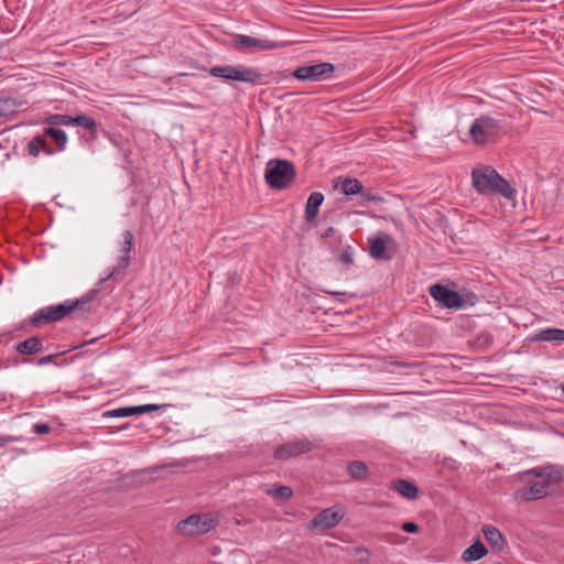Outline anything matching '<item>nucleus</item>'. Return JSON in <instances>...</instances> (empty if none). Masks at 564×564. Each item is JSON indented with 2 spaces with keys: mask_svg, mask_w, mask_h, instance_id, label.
Masks as SVG:
<instances>
[{
  "mask_svg": "<svg viewBox=\"0 0 564 564\" xmlns=\"http://www.w3.org/2000/svg\"><path fill=\"white\" fill-rule=\"evenodd\" d=\"M471 181L475 189L481 195L494 193L511 199L516 194L511 185L491 166L474 169Z\"/></svg>",
  "mask_w": 564,
  "mask_h": 564,
  "instance_id": "obj_1",
  "label": "nucleus"
},
{
  "mask_svg": "<svg viewBox=\"0 0 564 564\" xmlns=\"http://www.w3.org/2000/svg\"><path fill=\"white\" fill-rule=\"evenodd\" d=\"M98 293V290H91L88 294L84 295L80 299L75 301L67 300L58 305H50L45 306L39 311H36L31 317V324L35 327L59 322L74 312L77 307L83 308V306L90 301H93Z\"/></svg>",
  "mask_w": 564,
  "mask_h": 564,
  "instance_id": "obj_2",
  "label": "nucleus"
},
{
  "mask_svg": "<svg viewBox=\"0 0 564 564\" xmlns=\"http://www.w3.org/2000/svg\"><path fill=\"white\" fill-rule=\"evenodd\" d=\"M295 165L284 159H272L267 163L264 180L273 189H285L294 181Z\"/></svg>",
  "mask_w": 564,
  "mask_h": 564,
  "instance_id": "obj_3",
  "label": "nucleus"
},
{
  "mask_svg": "<svg viewBox=\"0 0 564 564\" xmlns=\"http://www.w3.org/2000/svg\"><path fill=\"white\" fill-rule=\"evenodd\" d=\"M500 133L501 126L499 121L485 115L476 118L469 129L471 140L478 145L496 140Z\"/></svg>",
  "mask_w": 564,
  "mask_h": 564,
  "instance_id": "obj_4",
  "label": "nucleus"
},
{
  "mask_svg": "<svg viewBox=\"0 0 564 564\" xmlns=\"http://www.w3.org/2000/svg\"><path fill=\"white\" fill-rule=\"evenodd\" d=\"M209 74L214 77L223 78L226 80H237L249 84H257L262 77V75L256 68L241 65L214 66L209 69Z\"/></svg>",
  "mask_w": 564,
  "mask_h": 564,
  "instance_id": "obj_5",
  "label": "nucleus"
},
{
  "mask_svg": "<svg viewBox=\"0 0 564 564\" xmlns=\"http://www.w3.org/2000/svg\"><path fill=\"white\" fill-rule=\"evenodd\" d=\"M217 525V521L209 514H192L180 521L176 529L184 535H200L209 532Z\"/></svg>",
  "mask_w": 564,
  "mask_h": 564,
  "instance_id": "obj_6",
  "label": "nucleus"
},
{
  "mask_svg": "<svg viewBox=\"0 0 564 564\" xmlns=\"http://www.w3.org/2000/svg\"><path fill=\"white\" fill-rule=\"evenodd\" d=\"M122 242L120 251L122 252V256L118 260L117 265H115L107 276L99 280V284H104L108 280L118 281L123 278L124 270L130 265L131 263V257L130 252L133 247V234L130 230H126L122 234Z\"/></svg>",
  "mask_w": 564,
  "mask_h": 564,
  "instance_id": "obj_7",
  "label": "nucleus"
},
{
  "mask_svg": "<svg viewBox=\"0 0 564 564\" xmlns=\"http://www.w3.org/2000/svg\"><path fill=\"white\" fill-rule=\"evenodd\" d=\"M335 70L332 63H319L313 65H303L295 68L293 76L300 80L319 82L327 79Z\"/></svg>",
  "mask_w": 564,
  "mask_h": 564,
  "instance_id": "obj_8",
  "label": "nucleus"
},
{
  "mask_svg": "<svg viewBox=\"0 0 564 564\" xmlns=\"http://www.w3.org/2000/svg\"><path fill=\"white\" fill-rule=\"evenodd\" d=\"M344 516L343 509L337 506L324 509L311 520L308 529L316 530L321 528L322 531H326L335 528L343 520Z\"/></svg>",
  "mask_w": 564,
  "mask_h": 564,
  "instance_id": "obj_9",
  "label": "nucleus"
},
{
  "mask_svg": "<svg viewBox=\"0 0 564 564\" xmlns=\"http://www.w3.org/2000/svg\"><path fill=\"white\" fill-rule=\"evenodd\" d=\"M431 296L441 303L444 307L458 310L464 306L465 302L462 295L444 286L442 284H433L430 286Z\"/></svg>",
  "mask_w": 564,
  "mask_h": 564,
  "instance_id": "obj_10",
  "label": "nucleus"
},
{
  "mask_svg": "<svg viewBox=\"0 0 564 564\" xmlns=\"http://www.w3.org/2000/svg\"><path fill=\"white\" fill-rule=\"evenodd\" d=\"M313 448L314 445L310 440H294L276 447L273 456L276 459L286 460L310 453Z\"/></svg>",
  "mask_w": 564,
  "mask_h": 564,
  "instance_id": "obj_11",
  "label": "nucleus"
},
{
  "mask_svg": "<svg viewBox=\"0 0 564 564\" xmlns=\"http://www.w3.org/2000/svg\"><path fill=\"white\" fill-rule=\"evenodd\" d=\"M231 46L237 51L249 50L253 47L267 51L279 48L282 46V44L274 41L254 39L245 34H236L231 40Z\"/></svg>",
  "mask_w": 564,
  "mask_h": 564,
  "instance_id": "obj_12",
  "label": "nucleus"
},
{
  "mask_svg": "<svg viewBox=\"0 0 564 564\" xmlns=\"http://www.w3.org/2000/svg\"><path fill=\"white\" fill-rule=\"evenodd\" d=\"M550 487V479L545 478L540 481H535L530 487H523L514 491V498L522 501L538 500L547 495Z\"/></svg>",
  "mask_w": 564,
  "mask_h": 564,
  "instance_id": "obj_13",
  "label": "nucleus"
},
{
  "mask_svg": "<svg viewBox=\"0 0 564 564\" xmlns=\"http://www.w3.org/2000/svg\"><path fill=\"white\" fill-rule=\"evenodd\" d=\"M486 541L496 552H501L507 546V541L499 529L491 524H485L481 529Z\"/></svg>",
  "mask_w": 564,
  "mask_h": 564,
  "instance_id": "obj_14",
  "label": "nucleus"
},
{
  "mask_svg": "<svg viewBox=\"0 0 564 564\" xmlns=\"http://www.w3.org/2000/svg\"><path fill=\"white\" fill-rule=\"evenodd\" d=\"M324 202V195L321 192L312 193L306 202L305 206V220L313 223L318 216L319 207Z\"/></svg>",
  "mask_w": 564,
  "mask_h": 564,
  "instance_id": "obj_15",
  "label": "nucleus"
},
{
  "mask_svg": "<svg viewBox=\"0 0 564 564\" xmlns=\"http://www.w3.org/2000/svg\"><path fill=\"white\" fill-rule=\"evenodd\" d=\"M391 488L394 489L402 497L410 499V500L416 499L417 495H419V489H417L416 485L406 479L394 480L392 482Z\"/></svg>",
  "mask_w": 564,
  "mask_h": 564,
  "instance_id": "obj_16",
  "label": "nucleus"
},
{
  "mask_svg": "<svg viewBox=\"0 0 564 564\" xmlns=\"http://www.w3.org/2000/svg\"><path fill=\"white\" fill-rule=\"evenodd\" d=\"M488 553L487 547L485 544L477 539L470 546H468L463 553H462V560L464 562H473L478 561L486 556Z\"/></svg>",
  "mask_w": 564,
  "mask_h": 564,
  "instance_id": "obj_17",
  "label": "nucleus"
},
{
  "mask_svg": "<svg viewBox=\"0 0 564 564\" xmlns=\"http://www.w3.org/2000/svg\"><path fill=\"white\" fill-rule=\"evenodd\" d=\"M15 349L22 355L37 354L43 350V341L40 337L33 336L19 343Z\"/></svg>",
  "mask_w": 564,
  "mask_h": 564,
  "instance_id": "obj_18",
  "label": "nucleus"
},
{
  "mask_svg": "<svg viewBox=\"0 0 564 564\" xmlns=\"http://www.w3.org/2000/svg\"><path fill=\"white\" fill-rule=\"evenodd\" d=\"M338 184L340 185V191L345 195L361 194L364 189L362 183L354 177H339L335 184V187H337Z\"/></svg>",
  "mask_w": 564,
  "mask_h": 564,
  "instance_id": "obj_19",
  "label": "nucleus"
},
{
  "mask_svg": "<svg viewBox=\"0 0 564 564\" xmlns=\"http://www.w3.org/2000/svg\"><path fill=\"white\" fill-rule=\"evenodd\" d=\"M346 471L355 481H365L368 477V467L362 460L349 462Z\"/></svg>",
  "mask_w": 564,
  "mask_h": 564,
  "instance_id": "obj_20",
  "label": "nucleus"
},
{
  "mask_svg": "<svg viewBox=\"0 0 564 564\" xmlns=\"http://www.w3.org/2000/svg\"><path fill=\"white\" fill-rule=\"evenodd\" d=\"M43 135L44 138H51L55 142L56 149L58 151H63L65 149L67 143V135L64 130L50 124L48 127L44 128Z\"/></svg>",
  "mask_w": 564,
  "mask_h": 564,
  "instance_id": "obj_21",
  "label": "nucleus"
},
{
  "mask_svg": "<svg viewBox=\"0 0 564 564\" xmlns=\"http://www.w3.org/2000/svg\"><path fill=\"white\" fill-rule=\"evenodd\" d=\"M369 253L376 260L390 259V256L387 253L386 241L382 237H376L370 240Z\"/></svg>",
  "mask_w": 564,
  "mask_h": 564,
  "instance_id": "obj_22",
  "label": "nucleus"
},
{
  "mask_svg": "<svg viewBox=\"0 0 564 564\" xmlns=\"http://www.w3.org/2000/svg\"><path fill=\"white\" fill-rule=\"evenodd\" d=\"M41 151H44L46 154H53V150L48 147L44 135H36L29 142L28 152L36 158Z\"/></svg>",
  "mask_w": 564,
  "mask_h": 564,
  "instance_id": "obj_23",
  "label": "nucleus"
},
{
  "mask_svg": "<svg viewBox=\"0 0 564 564\" xmlns=\"http://www.w3.org/2000/svg\"><path fill=\"white\" fill-rule=\"evenodd\" d=\"M536 341H564V329L546 328L534 336Z\"/></svg>",
  "mask_w": 564,
  "mask_h": 564,
  "instance_id": "obj_24",
  "label": "nucleus"
},
{
  "mask_svg": "<svg viewBox=\"0 0 564 564\" xmlns=\"http://www.w3.org/2000/svg\"><path fill=\"white\" fill-rule=\"evenodd\" d=\"M21 102L14 98H1L0 99V119L9 118L17 113Z\"/></svg>",
  "mask_w": 564,
  "mask_h": 564,
  "instance_id": "obj_25",
  "label": "nucleus"
},
{
  "mask_svg": "<svg viewBox=\"0 0 564 564\" xmlns=\"http://www.w3.org/2000/svg\"><path fill=\"white\" fill-rule=\"evenodd\" d=\"M265 494L268 496H271L274 499L284 500V501L290 500L293 496L292 489L290 487L283 486V485H280V486H276L273 488H269L265 490Z\"/></svg>",
  "mask_w": 564,
  "mask_h": 564,
  "instance_id": "obj_26",
  "label": "nucleus"
},
{
  "mask_svg": "<svg viewBox=\"0 0 564 564\" xmlns=\"http://www.w3.org/2000/svg\"><path fill=\"white\" fill-rule=\"evenodd\" d=\"M73 126L82 127L88 130L93 135L96 134L97 131V122L94 118L85 115H79L74 117Z\"/></svg>",
  "mask_w": 564,
  "mask_h": 564,
  "instance_id": "obj_27",
  "label": "nucleus"
},
{
  "mask_svg": "<svg viewBox=\"0 0 564 564\" xmlns=\"http://www.w3.org/2000/svg\"><path fill=\"white\" fill-rule=\"evenodd\" d=\"M132 415H135L134 405L118 408L102 413V417H128Z\"/></svg>",
  "mask_w": 564,
  "mask_h": 564,
  "instance_id": "obj_28",
  "label": "nucleus"
},
{
  "mask_svg": "<svg viewBox=\"0 0 564 564\" xmlns=\"http://www.w3.org/2000/svg\"><path fill=\"white\" fill-rule=\"evenodd\" d=\"M74 117L69 115H53L46 119V123L52 126H73Z\"/></svg>",
  "mask_w": 564,
  "mask_h": 564,
  "instance_id": "obj_29",
  "label": "nucleus"
},
{
  "mask_svg": "<svg viewBox=\"0 0 564 564\" xmlns=\"http://www.w3.org/2000/svg\"><path fill=\"white\" fill-rule=\"evenodd\" d=\"M339 262L349 267L354 264V248L351 246H346L340 256L338 257Z\"/></svg>",
  "mask_w": 564,
  "mask_h": 564,
  "instance_id": "obj_30",
  "label": "nucleus"
},
{
  "mask_svg": "<svg viewBox=\"0 0 564 564\" xmlns=\"http://www.w3.org/2000/svg\"><path fill=\"white\" fill-rule=\"evenodd\" d=\"M161 408H163V405L152 404V403H150V404H142V405H134L135 415H141V414H144V413L153 412V411L160 410Z\"/></svg>",
  "mask_w": 564,
  "mask_h": 564,
  "instance_id": "obj_31",
  "label": "nucleus"
},
{
  "mask_svg": "<svg viewBox=\"0 0 564 564\" xmlns=\"http://www.w3.org/2000/svg\"><path fill=\"white\" fill-rule=\"evenodd\" d=\"M545 473H544V469H536V468H533V469H529L527 471H524L522 475H521V479L522 480H531L532 478H539V477H544Z\"/></svg>",
  "mask_w": 564,
  "mask_h": 564,
  "instance_id": "obj_32",
  "label": "nucleus"
},
{
  "mask_svg": "<svg viewBox=\"0 0 564 564\" xmlns=\"http://www.w3.org/2000/svg\"><path fill=\"white\" fill-rule=\"evenodd\" d=\"M477 341L481 346H490L494 343V337L488 333H482L478 336Z\"/></svg>",
  "mask_w": 564,
  "mask_h": 564,
  "instance_id": "obj_33",
  "label": "nucleus"
},
{
  "mask_svg": "<svg viewBox=\"0 0 564 564\" xmlns=\"http://www.w3.org/2000/svg\"><path fill=\"white\" fill-rule=\"evenodd\" d=\"M33 431L39 435H43L50 433L51 426L47 423H37L34 424Z\"/></svg>",
  "mask_w": 564,
  "mask_h": 564,
  "instance_id": "obj_34",
  "label": "nucleus"
},
{
  "mask_svg": "<svg viewBox=\"0 0 564 564\" xmlns=\"http://www.w3.org/2000/svg\"><path fill=\"white\" fill-rule=\"evenodd\" d=\"M401 529L408 533H416L420 530L419 525L414 522H404Z\"/></svg>",
  "mask_w": 564,
  "mask_h": 564,
  "instance_id": "obj_35",
  "label": "nucleus"
},
{
  "mask_svg": "<svg viewBox=\"0 0 564 564\" xmlns=\"http://www.w3.org/2000/svg\"><path fill=\"white\" fill-rule=\"evenodd\" d=\"M17 441H18V437H14V436H10V435L0 436V447L6 446V445L17 442Z\"/></svg>",
  "mask_w": 564,
  "mask_h": 564,
  "instance_id": "obj_36",
  "label": "nucleus"
},
{
  "mask_svg": "<svg viewBox=\"0 0 564 564\" xmlns=\"http://www.w3.org/2000/svg\"><path fill=\"white\" fill-rule=\"evenodd\" d=\"M362 197L370 202H382L383 198L378 195L369 194V193H361Z\"/></svg>",
  "mask_w": 564,
  "mask_h": 564,
  "instance_id": "obj_37",
  "label": "nucleus"
},
{
  "mask_svg": "<svg viewBox=\"0 0 564 564\" xmlns=\"http://www.w3.org/2000/svg\"><path fill=\"white\" fill-rule=\"evenodd\" d=\"M58 354H54V355H48V356H44V357H41L39 360H37V365H46L48 362H51L55 357H57Z\"/></svg>",
  "mask_w": 564,
  "mask_h": 564,
  "instance_id": "obj_38",
  "label": "nucleus"
},
{
  "mask_svg": "<svg viewBox=\"0 0 564 564\" xmlns=\"http://www.w3.org/2000/svg\"><path fill=\"white\" fill-rule=\"evenodd\" d=\"M336 232V230L333 228V227H328L323 234H322V238L325 239V238H329L332 236H334Z\"/></svg>",
  "mask_w": 564,
  "mask_h": 564,
  "instance_id": "obj_39",
  "label": "nucleus"
},
{
  "mask_svg": "<svg viewBox=\"0 0 564 564\" xmlns=\"http://www.w3.org/2000/svg\"><path fill=\"white\" fill-rule=\"evenodd\" d=\"M184 106H185V107H187V108L203 109V107H202V106H194V105H192V104H189V102H185V104H184Z\"/></svg>",
  "mask_w": 564,
  "mask_h": 564,
  "instance_id": "obj_40",
  "label": "nucleus"
},
{
  "mask_svg": "<svg viewBox=\"0 0 564 564\" xmlns=\"http://www.w3.org/2000/svg\"><path fill=\"white\" fill-rule=\"evenodd\" d=\"M325 293H328V294H332V295H338L340 294L339 292H334V291H329V290H323Z\"/></svg>",
  "mask_w": 564,
  "mask_h": 564,
  "instance_id": "obj_41",
  "label": "nucleus"
},
{
  "mask_svg": "<svg viewBox=\"0 0 564 564\" xmlns=\"http://www.w3.org/2000/svg\"><path fill=\"white\" fill-rule=\"evenodd\" d=\"M128 426H129V424L126 423V424H122L121 426H119L118 430H126Z\"/></svg>",
  "mask_w": 564,
  "mask_h": 564,
  "instance_id": "obj_42",
  "label": "nucleus"
},
{
  "mask_svg": "<svg viewBox=\"0 0 564 564\" xmlns=\"http://www.w3.org/2000/svg\"><path fill=\"white\" fill-rule=\"evenodd\" d=\"M562 390H563V392H564V384L562 386Z\"/></svg>",
  "mask_w": 564,
  "mask_h": 564,
  "instance_id": "obj_43",
  "label": "nucleus"
}]
</instances>
